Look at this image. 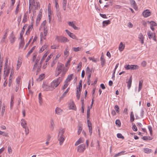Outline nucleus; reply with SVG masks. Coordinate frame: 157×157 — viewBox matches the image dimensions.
Masks as SVG:
<instances>
[{"label": "nucleus", "mask_w": 157, "mask_h": 157, "mask_svg": "<svg viewBox=\"0 0 157 157\" xmlns=\"http://www.w3.org/2000/svg\"><path fill=\"white\" fill-rule=\"evenodd\" d=\"M56 70L62 72L63 74L64 75L67 72V70L65 68L64 64L59 63L57 65Z\"/></svg>", "instance_id": "nucleus-2"}, {"label": "nucleus", "mask_w": 157, "mask_h": 157, "mask_svg": "<svg viewBox=\"0 0 157 157\" xmlns=\"http://www.w3.org/2000/svg\"><path fill=\"white\" fill-rule=\"evenodd\" d=\"M48 33V30L45 27H44V32L43 33L47 35Z\"/></svg>", "instance_id": "nucleus-55"}, {"label": "nucleus", "mask_w": 157, "mask_h": 157, "mask_svg": "<svg viewBox=\"0 0 157 157\" xmlns=\"http://www.w3.org/2000/svg\"><path fill=\"white\" fill-rule=\"evenodd\" d=\"M135 118L133 112L132 111L131 112L130 114V121L132 122L134 121Z\"/></svg>", "instance_id": "nucleus-27"}, {"label": "nucleus", "mask_w": 157, "mask_h": 157, "mask_svg": "<svg viewBox=\"0 0 157 157\" xmlns=\"http://www.w3.org/2000/svg\"><path fill=\"white\" fill-rule=\"evenodd\" d=\"M144 151L145 153H150L151 151V149L147 148H144Z\"/></svg>", "instance_id": "nucleus-35"}, {"label": "nucleus", "mask_w": 157, "mask_h": 157, "mask_svg": "<svg viewBox=\"0 0 157 157\" xmlns=\"http://www.w3.org/2000/svg\"><path fill=\"white\" fill-rule=\"evenodd\" d=\"M138 38L140 39V40L141 41V44H143L144 43V37L142 33H140L139 34Z\"/></svg>", "instance_id": "nucleus-16"}, {"label": "nucleus", "mask_w": 157, "mask_h": 157, "mask_svg": "<svg viewBox=\"0 0 157 157\" xmlns=\"http://www.w3.org/2000/svg\"><path fill=\"white\" fill-rule=\"evenodd\" d=\"M84 142V140L81 139V138L79 139L75 143V146L78 145L79 144L82 143Z\"/></svg>", "instance_id": "nucleus-24"}, {"label": "nucleus", "mask_w": 157, "mask_h": 157, "mask_svg": "<svg viewBox=\"0 0 157 157\" xmlns=\"http://www.w3.org/2000/svg\"><path fill=\"white\" fill-rule=\"evenodd\" d=\"M55 39L58 42L61 43H64L69 41V40L66 37L63 36H57Z\"/></svg>", "instance_id": "nucleus-4"}, {"label": "nucleus", "mask_w": 157, "mask_h": 157, "mask_svg": "<svg viewBox=\"0 0 157 157\" xmlns=\"http://www.w3.org/2000/svg\"><path fill=\"white\" fill-rule=\"evenodd\" d=\"M68 84L67 82H65V84L62 87V89L63 90L65 89L66 88H67L68 85Z\"/></svg>", "instance_id": "nucleus-58"}, {"label": "nucleus", "mask_w": 157, "mask_h": 157, "mask_svg": "<svg viewBox=\"0 0 157 157\" xmlns=\"http://www.w3.org/2000/svg\"><path fill=\"white\" fill-rule=\"evenodd\" d=\"M125 47V45L123 44L122 42H121L119 45V50L121 52L124 49Z\"/></svg>", "instance_id": "nucleus-17"}, {"label": "nucleus", "mask_w": 157, "mask_h": 157, "mask_svg": "<svg viewBox=\"0 0 157 157\" xmlns=\"http://www.w3.org/2000/svg\"><path fill=\"white\" fill-rule=\"evenodd\" d=\"M81 48L79 47L73 48V50L75 52H77L81 50Z\"/></svg>", "instance_id": "nucleus-40"}, {"label": "nucleus", "mask_w": 157, "mask_h": 157, "mask_svg": "<svg viewBox=\"0 0 157 157\" xmlns=\"http://www.w3.org/2000/svg\"><path fill=\"white\" fill-rule=\"evenodd\" d=\"M88 127H89V132L90 133V135H91L92 133V126H90Z\"/></svg>", "instance_id": "nucleus-57"}, {"label": "nucleus", "mask_w": 157, "mask_h": 157, "mask_svg": "<svg viewBox=\"0 0 157 157\" xmlns=\"http://www.w3.org/2000/svg\"><path fill=\"white\" fill-rule=\"evenodd\" d=\"M147 35L149 39H151L152 38L153 36V40L155 41H156L155 34V33H154V35H153L152 33H151L150 31H149L147 33Z\"/></svg>", "instance_id": "nucleus-7"}, {"label": "nucleus", "mask_w": 157, "mask_h": 157, "mask_svg": "<svg viewBox=\"0 0 157 157\" xmlns=\"http://www.w3.org/2000/svg\"><path fill=\"white\" fill-rule=\"evenodd\" d=\"M132 76H131L128 80V81L126 82L127 83V87L128 89H129L131 87L132 82Z\"/></svg>", "instance_id": "nucleus-13"}, {"label": "nucleus", "mask_w": 157, "mask_h": 157, "mask_svg": "<svg viewBox=\"0 0 157 157\" xmlns=\"http://www.w3.org/2000/svg\"><path fill=\"white\" fill-rule=\"evenodd\" d=\"M58 139L59 141V145H62L64 140V136H58Z\"/></svg>", "instance_id": "nucleus-15"}, {"label": "nucleus", "mask_w": 157, "mask_h": 157, "mask_svg": "<svg viewBox=\"0 0 157 157\" xmlns=\"http://www.w3.org/2000/svg\"><path fill=\"white\" fill-rule=\"evenodd\" d=\"M35 47L36 46H33L29 51L28 52L27 54V56H29L30 54L33 52V51L34 50V49H35Z\"/></svg>", "instance_id": "nucleus-36"}, {"label": "nucleus", "mask_w": 157, "mask_h": 157, "mask_svg": "<svg viewBox=\"0 0 157 157\" xmlns=\"http://www.w3.org/2000/svg\"><path fill=\"white\" fill-rule=\"evenodd\" d=\"M8 152L9 153H12V150L11 148V147H10V146H9L8 147Z\"/></svg>", "instance_id": "nucleus-63"}, {"label": "nucleus", "mask_w": 157, "mask_h": 157, "mask_svg": "<svg viewBox=\"0 0 157 157\" xmlns=\"http://www.w3.org/2000/svg\"><path fill=\"white\" fill-rule=\"evenodd\" d=\"M40 59V57L39 56H38L37 57V58L35 61V64H37L38 63V62L39 61Z\"/></svg>", "instance_id": "nucleus-54"}, {"label": "nucleus", "mask_w": 157, "mask_h": 157, "mask_svg": "<svg viewBox=\"0 0 157 157\" xmlns=\"http://www.w3.org/2000/svg\"><path fill=\"white\" fill-rule=\"evenodd\" d=\"M15 37L13 34V32H12L10 34V42L12 44H13L15 41Z\"/></svg>", "instance_id": "nucleus-11"}, {"label": "nucleus", "mask_w": 157, "mask_h": 157, "mask_svg": "<svg viewBox=\"0 0 157 157\" xmlns=\"http://www.w3.org/2000/svg\"><path fill=\"white\" fill-rule=\"evenodd\" d=\"M42 87L44 90H52V89L51 88V86H49L45 84V83H43Z\"/></svg>", "instance_id": "nucleus-8"}, {"label": "nucleus", "mask_w": 157, "mask_h": 157, "mask_svg": "<svg viewBox=\"0 0 157 157\" xmlns=\"http://www.w3.org/2000/svg\"><path fill=\"white\" fill-rule=\"evenodd\" d=\"M115 123L118 126L120 127L121 125V122L119 120H117L116 121Z\"/></svg>", "instance_id": "nucleus-44"}, {"label": "nucleus", "mask_w": 157, "mask_h": 157, "mask_svg": "<svg viewBox=\"0 0 157 157\" xmlns=\"http://www.w3.org/2000/svg\"><path fill=\"white\" fill-rule=\"evenodd\" d=\"M82 128L81 126H79L78 127V135L80 134V133L82 130Z\"/></svg>", "instance_id": "nucleus-43"}, {"label": "nucleus", "mask_w": 157, "mask_h": 157, "mask_svg": "<svg viewBox=\"0 0 157 157\" xmlns=\"http://www.w3.org/2000/svg\"><path fill=\"white\" fill-rule=\"evenodd\" d=\"M65 31L68 35L71 37L73 39H75L76 40H78V38L73 33H71L67 29H66Z\"/></svg>", "instance_id": "nucleus-6"}, {"label": "nucleus", "mask_w": 157, "mask_h": 157, "mask_svg": "<svg viewBox=\"0 0 157 157\" xmlns=\"http://www.w3.org/2000/svg\"><path fill=\"white\" fill-rule=\"evenodd\" d=\"M100 60L101 61V64L102 67H103L105 63V60L104 58H100Z\"/></svg>", "instance_id": "nucleus-29"}, {"label": "nucleus", "mask_w": 157, "mask_h": 157, "mask_svg": "<svg viewBox=\"0 0 157 157\" xmlns=\"http://www.w3.org/2000/svg\"><path fill=\"white\" fill-rule=\"evenodd\" d=\"M62 81V80L60 77H59L52 81L50 85L52 90L59 86Z\"/></svg>", "instance_id": "nucleus-1"}, {"label": "nucleus", "mask_w": 157, "mask_h": 157, "mask_svg": "<svg viewBox=\"0 0 157 157\" xmlns=\"http://www.w3.org/2000/svg\"><path fill=\"white\" fill-rule=\"evenodd\" d=\"M132 129L134 131H136L137 130V128L135 124H134L133 125V126L132 127Z\"/></svg>", "instance_id": "nucleus-60"}, {"label": "nucleus", "mask_w": 157, "mask_h": 157, "mask_svg": "<svg viewBox=\"0 0 157 157\" xmlns=\"http://www.w3.org/2000/svg\"><path fill=\"white\" fill-rule=\"evenodd\" d=\"M38 98L39 100V102L41 105L42 102V98L41 94L40 93L39 94Z\"/></svg>", "instance_id": "nucleus-34"}, {"label": "nucleus", "mask_w": 157, "mask_h": 157, "mask_svg": "<svg viewBox=\"0 0 157 157\" xmlns=\"http://www.w3.org/2000/svg\"><path fill=\"white\" fill-rule=\"evenodd\" d=\"M86 71L87 74L90 73H92V71L90 70V69L88 67H87Z\"/></svg>", "instance_id": "nucleus-53"}, {"label": "nucleus", "mask_w": 157, "mask_h": 157, "mask_svg": "<svg viewBox=\"0 0 157 157\" xmlns=\"http://www.w3.org/2000/svg\"><path fill=\"white\" fill-rule=\"evenodd\" d=\"M125 152V151H122L118 153L117 154H116L114 156V157H117L120 155H121L122 154H123Z\"/></svg>", "instance_id": "nucleus-37"}, {"label": "nucleus", "mask_w": 157, "mask_h": 157, "mask_svg": "<svg viewBox=\"0 0 157 157\" xmlns=\"http://www.w3.org/2000/svg\"><path fill=\"white\" fill-rule=\"evenodd\" d=\"M151 12L148 10H146L143 12L142 15L143 16L145 17H147L151 15Z\"/></svg>", "instance_id": "nucleus-9"}, {"label": "nucleus", "mask_w": 157, "mask_h": 157, "mask_svg": "<svg viewBox=\"0 0 157 157\" xmlns=\"http://www.w3.org/2000/svg\"><path fill=\"white\" fill-rule=\"evenodd\" d=\"M47 55H48V54H47V53H46L44 54V56H43V57L41 59L40 62V65H41V64H42V62L44 60L45 58L47 56Z\"/></svg>", "instance_id": "nucleus-28"}, {"label": "nucleus", "mask_w": 157, "mask_h": 157, "mask_svg": "<svg viewBox=\"0 0 157 157\" xmlns=\"http://www.w3.org/2000/svg\"><path fill=\"white\" fill-rule=\"evenodd\" d=\"M82 66V63L81 62H80L79 63L78 65L77 66V68H79V69H78V71H79L80 70Z\"/></svg>", "instance_id": "nucleus-48"}, {"label": "nucleus", "mask_w": 157, "mask_h": 157, "mask_svg": "<svg viewBox=\"0 0 157 157\" xmlns=\"http://www.w3.org/2000/svg\"><path fill=\"white\" fill-rule=\"evenodd\" d=\"M44 74H41L39 76V77L38 78V80L39 81H41L44 78Z\"/></svg>", "instance_id": "nucleus-38"}, {"label": "nucleus", "mask_w": 157, "mask_h": 157, "mask_svg": "<svg viewBox=\"0 0 157 157\" xmlns=\"http://www.w3.org/2000/svg\"><path fill=\"white\" fill-rule=\"evenodd\" d=\"M41 17L42 15H41L40 12V14H38L36 19V24L39 23L41 19Z\"/></svg>", "instance_id": "nucleus-21"}, {"label": "nucleus", "mask_w": 157, "mask_h": 157, "mask_svg": "<svg viewBox=\"0 0 157 157\" xmlns=\"http://www.w3.org/2000/svg\"><path fill=\"white\" fill-rule=\"evenodd\" d=\"M82 80H80L78 87L77 88V90L76 91V97L78 100L79 99L80 96L81 91L82 88Z\"/></svg>", "instance_id": "nucleus-3"}, {"label": "nucleus", "mask_w": 157, "mask_h": 157, "mask_svg": "<svg viewBox=\"0 0 157 157\" xmlns=\"http://www.w3.org/2000/svg\"><path fill=\"white\" fill-rule=\"evenodd\" d=\"M73 75V74H71L70 75H69L66 79L65 81V82L68 83V82H69L72 79V77Z\"/></svg>", "instance_id": "nucleus-19"}, {"label": "nucleus", "mask_w": 157, "mask_h": 157, "mask_svg": "<svg viewBox=\"0 0 157 157\" xmlns=\"http://www.w3.org/2000/svg\"><path fill=\"white\" fill-rule=\"evenodd\" d=\"M114 109L116 110L117 112L118 113L119 112V108L117 105H115L114 106Z\"/></svg>", "instance_id": "nucleus-49"}, {"label": "nucleus", "mask_w": 157, "mask_h": 157, "mask_svg": "<svg viewBox=\"0 0 157 157\" xmlns=\"http://www.w3.org/2000/svg\"><path fill=\"white\" fill-rule=\"evenodd\" d=\"M19 8V5L18 4L16 8V10L15 11V13L16 14H17L18 11V9Z\"/></svg>", "instance_id": "nucleus-61"}, {"label": "nucleus", "mask_w": 157, "mask_h": 157, "mask_svg": "<svg viewBox=\"0 0 157 157\" xmlns=\"http://www.w3.org/2000/svg\"><path fill=\"white\" fill-rule=\"evenodd\" d=\"M85 150V145L84 144H80L77 147V151L79 152L82 153Z\"/></svg>", "instance_id": "nucleus-5"}, {"label": "nucleus", "mask_w": 157, "mask_h": 157, "mask_svg": "<svg viewBox=\"0 0 157 157\" xmlns=\"http://www.w3.org/2000/svg\"><path fill=\"white\" fill-rule=\"evenodd\" d=\"M147 22L149 24H150V28L152 31H154L155 29L154 26H156V23L153 21H148Z\"/></svg>", "instance_id": "nucleus-10"}, {"label": "nucleus", "mask_w": 157, "mask_h": 157, "mask_svg": "<svg viewBox=\"0 0 157 157\" xmlns=\"http://www.w3.org/2000/svg\"><path fill=\"white\" fill-rule=\"evenodd\" d=\"M27 25L26 24H25L23 27L22 29L21 30V34H24V31L26 28L27 27Z\"/></svg>", "instance_id": "nucleus-45"}, {"label": "nucleus", "mask_w": 157, "mask_h": 157, "mask_svg": "<svg viewBox=\"0 0 157 157\" xmlns=\"http://www.w3.org/2000/svg\"><path fill=\"white\" fill-rule=\"evenodd\" d=\"M56 14L58 18L59 19H61V16L60 11L59 9L56 10Z\"/></svg>", "instance_id": "nucleus-25"}, {"label": "nucleus", "mask_w": 157, "mask_h": 157, "mask_svg": "<svg viewBox=\"0 0 157 157\" xmlns=\"http://www.w3.org/2000/svg\"><path fill=\"white\" fill-rule=\"evenodd\" d=\"M7 36V35L6 34V33H5L3 35V36L2 38V39L1 40V42L2 43H3L5 41V40L6 38V36Z\"/></svg>", "instance_id": "nucleus-42"}, {"label": "nucleus", "mask_w": 157, "mask_h": 157, "mask_svg": "<svg viewBox=\"0 0 157 157\" xmlns=\"http://www.w3.org/2000/svg\"><path fill=\"white\" fill-rule=\"evenodd\" d=\"M21 121H22L21 123V125L24 128H25V127H26V125L27 124L26 121L24 119H22Z\"/></svg>", "instance_id": "nucleus-20"}, {"label": "nucleus", "mask_w": 157, "mask_h": 157, "mask_svg": "<svg viewBox=\"0 0 157 157\" xmlns=\"http://www.w3.org/2000/svg\"><path fill=\"white\" fill-rule=\"evenodd\" d=\"M67 90H66L65 92L63 94L62 96L60 98V99H62L63 98H64L66 95V94L68 93L67 92Z\"/></svg>", "instance_id": "nucleus-46"}, {"label": "nucleus", "mask_w": 157, "mask_h": 157, "mask_svg": "<svg viewBox=\"0 0 157 157\" xmlns=\"http://www.w3.org/2000/svg\"><path fill=\"white\" fill-rule=\"evenodd\" d=\"M148 128L149 129V130L150 131V134L151 135H152V128L150 126H148Z\"/></svg>", "instance_id": "nucleus-51"}, {"label": "nucleus", "mask_w": 157, "mask_h": 157, "mask_svg": "<svg viewBox=\"0 0 157 157\" xmlns=\"http://www.w3.org/2000/svg\"><path fill=\"white\" fill-rule=\"evenodd\" d=\"M21 80V77L20 76H19L17 77V78L16 79V84L17 85H20V82Z\"/></svg>", "instance_id": "nucleus-41"}, {"label": "nucleus", "mask_w": 157, "mask_h": 157, "mask_svg": "<svg viewBox=\"0 0 157 157\" xmlns=\"http://www.w3.org/2000/svg\"><path fill=\"white\" fill-rule=\"evenodd\" d=\"M47 35L43 33L42 32L41 33L40 35V40L42 41L43 40H45L46 38Z\"/></svg>", "instance_id": "nucleus-22"}, {"label": "nucleus", "mask_w": 157, "mask_h": 157, "mask_svg": "<svg viewBox=\"0 0 157 157\" xmlns=\"http://www.w3.org/2000/svg\"><path fill=\"white\" fill-rule=\"evenodd\" d=\"M110 23V21L109 20H107L105 21H103L102 22L103 25V26H105V25L106 24V25H108Z\"/></svg>", "instance_id": "nucleus-31"}, {"label": "nucleus", "mask_w": 157, "mask_h": 157, "mask_svg": "<svg viewBox=\"0 0 157 157\" xmlns=\"http://www.w3.org/2000/svg\"><path fill=\"white\" fill-rule=\"evenodd\" d=\"M71 60V59L70 58L67 61L66 63L65 64L66 67H67L68 65H70V62Z\"/></svg>", "instance_id": "nucleus-59"}, {"label": "nucleus", "mask_w": 157, "mask_h": 157, "mask_svg": "<svg viewBox=\"0 0 157 157\" xmlns=\"http://www.w3.org/2000/svg\"><path fill=\"white\" fill-rule=\"evenodd\" d=\"M27 16L26 13H25L23 17V19L22 21L23 22L25 23L27 20Z\"/></svg>", "instance_id": "nucleus-39"}, {"label": "nucleus", "mask_w": 157, "mask_h": 157, "mask_svg": "<svg viewBox=\"0 0 157 157\" xmlns=\"http://www.w3.org/2000/svg\"><path fill=\"white\" fill-rule=\"evenodd\" d=\"M117 136L118 138H121L122 139H124V137L123 136L122 134L121 133H118L117 134Z\"/></svg>", "instance_id": "nucleus-47"}, {"label": "nucleus", "mask_w": 157, "mask_h": 157, "mask_svg": "<svg viewBox=\"0 0 157 157\" xmlns=\"http://www.w3.org/2000/svg\"><path fill=\"white\" fill-rule=\"evenodd\" d=\"M65 132V129L64 128H59L58 133V136H64L63 134Z\"/></svg>", "instance_id": "nucleus-12"}, {"label": "nucleus", "mask_w": 157, "mask_h": 157, "mask_svg": "<svg viewBox=\"0 0 157 157\" xmlns=\"http://www.w3.org/2000/svg\"><path fill=\"white\" fill-rule=\"evenodd\" d=\"M130 4L133 8L136 10L137 8V7L135 1L134 0H130Z\"/></svg>", "instance_id": "nucleus-14"}, {"label": "nucleus", "mask_w": 157, "mask_h": 157, "mask_svg": "<svg viewBox=\"0 0 157 157\" xmlns=\"http://www.w3.org/2000/svg\"><path fill=\"white\" fill-rule=\"evenodd\" d=\"M143 82V80L142 79L139 81L138 88V91H139L141 90L142 88Z\"/></svg>", "instance_id": "nucleus-23"}, {"label": "nucleus", "mask_w": 157, "mask_h": 157, "mask_svg": "<svg viewBox=\"0 0 157 157\" xmlns=\"http://www.w3.org/2000/svg\"><path fill=\"white\" fill-rule=\"evenodd\" d=\"M63 110L61 109L58 107H57L55 109L56 113L60 115L61 113L62 112Z\"/></svg>", "instance_id": "nucleus-18"}, {"label": "nucleus", "mask_w": 157, "mask_h": 157, "mask_svg": "<svg viewBox=\"0 0 157 157\" xmlns=\"http://www.w3.org/2000/svg\"><path fill=\"white\" fill-rule=\"evenodd\" d=\"M138 68L139 66L137 65H130V68H131V69L132 70H136L138 69Z\"/></svg>", "instance_id": "nucleus-26"}, {"label": "nucleus", "mask_w": 157, "mask_h": 157, "mask_svg": "<svg viewBox=\"0 0 157 157\" xmlns=\"http://www.w3.org/2000/svg\"><path fill=\"white\" fill-rule=\"evenodd\" d=\"M89 59L90 60H92L93 62L95 63H96L97 62V59H94V58H93L92 57H89Z\"/></svg>", "instance_id": "nucleus-56"}, {"label": "nucleus", "mask_w": 157, "mask_h": 157, "mask_svg": "<svg viewBox=\"0 0 157 157\" xmlns=\"http://www.w3.org/2000/svg\"><path fill=\"white\" fill-rule=\"evenodd\" d=\"M25 44V42L24 40H21V41L19 44V48H23Z\"/></svg>", "instance_id": "nucleus-30"}, {"label": "nucleus", "mask_w": 157, "mask_h": 157, "mask_svg": "<svg viewBox=\"0 0 157 157\" xmlns=\"http://www.w3.org/2000/svg\"><path fill=\"white\" fill-rule=\"evenodd\" d=\"M5 108L4 106V105H3V106L2 107V116L3 115L4 113L5 112Z\"/></svg>", "instance_id": "nucleus-52"}, {"label": "nucleus", "mask_w": 157, "mask_h": 157, "mask_svg": "<svg viewBox=\"0 0 157 157\" xmlns=\"http://www.w3.org/2000/svg\"><path fill=\"white\" fill-rule=\"evenodd\" d=\"M68 48H66L65 49L64 52V55L65 56H67L69 55V52L68 51Z\"/></svg>", "instance_id": "nucleus-50"}, {"label": "nucleus", "mask_w": 157, "mask_h": 157, "mask_svg": "<svg viewBox=\"0 0 157 157\" xmlns=\"http://www.w3.org/2000/svg\"><path fill=\"white\" fill-rule=\"evenodd\" d=\"M70 108L73 110H75L76 109V106L73 102L70 105Z\"/></svg>", "instance_id": "nucleus-32"}, {"label": "nucleus", "mask_w": 157, "mask_h": 157, "mask_svg": "<svg viewBox=\"0 0 157 157\" xmlns=\"http://www.w3.org/2000/svg\"><path fill=\"white\" fill-rule=\"evenodd\" d=\"M54 123L53 119H52L51 121V128L52 130H53L54 127Z\"/></svg>", "instance_id": "nucleus-33"}, {"label": "nucleus", "mask_w": 157, "mask_h": 157, "mask_svg": "<svg viewBox=\"0 0 157 157\" xmlns=\"http://www.w3.org/2000/svg\"><path fill=\"white\" fill-rule=\"evenodd\" d=\"M68 24L69 26L73 27V26H74L75 25L73 24V22L72 21H69L68 22Z\"/></svg>", "instance_id": "nucleus-62"}, {"label": "nucleus", "mask_w": 157, "mask_h": 157, "mask_svg": "<svg viewBox=\"0 0 157 157\" xmlns=\"http://www.w3.org/2000/svg\"><path fill=\"white\" fill-rule=\"evenodd\" d=\"M147 64L146 62L145 61H143L141 63V65L143 67H145Z\"/></svg>", "instance_id": "nucleus-64"}]
</instances>
